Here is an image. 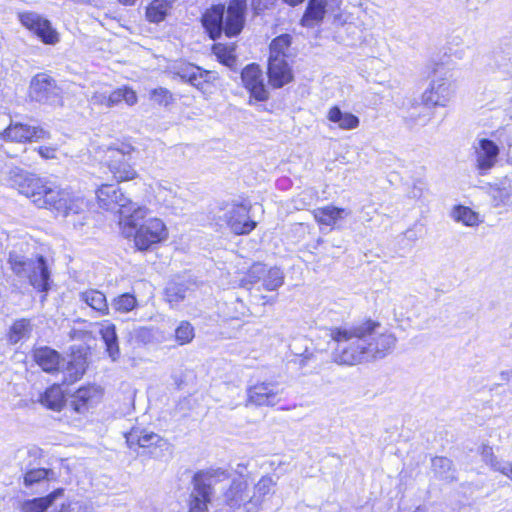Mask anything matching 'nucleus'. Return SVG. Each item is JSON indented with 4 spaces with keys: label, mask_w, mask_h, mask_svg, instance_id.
Returning <instances> with one entry per match:
<instances>
[{
    "label": "nucleus",
    "mask_w": 512,
    "mask_h": 512,
    "mask_svg": "<svg viewBox=\"0 0 512 512\" xmlns=\"http://www.w3.org/2000/svg\"><path fill=\"white\" fill-rule=\"evenodd\" d=\"M8 179L37 208L47 209L64 217L83 214L88 209V202L80 194L19 167L9 170Z\"/></svg>",
    "instance_id": "nucleus-1"
},
{
    "label": "nucleus",
    "mask_w": 512,
    "mask_h": 512,
    "mask_svg": "<svg viewBox=\"0 0 512 512\" xmlns=\"http://www.w3.org/2000/svg\"><path fill=\"white\" fill-rule=\"evenodd\" d=\"M132 213L125 214L118 220L122 236L132 239L139 251L152 250L168 239V228L158 217H149L150 210L146 206L132 207Z\"/></svg>",
    "instance_id": "nucleus-2"
},
{
    "label": "nucleus",
    "mask_w": 512,
    "mask_h": 512,
    "mask_svg": "<svg viewBox=\"0 0 512 512\" xmlns=\"http://www.w3.org/2000/svg\"><path fill=\"white\" fill-rule=\"evenodd\" d=\"M378 327L377 322L368 320L358 325L333 329L331 338L336 343L333 352L335 362L343 365H356L367 361V337Z\"/></svg>",
    "instance_id": "nucleus-3"
},
{
    "label": "nucleus",
    "mask_w": 512,
    "mask_h": 512,
    "mask_svg": "<svg viewBox=\"0 0 512 512\" xmlns=\"http://www.w3.org/2000/svg\"><path fill=\"white\" fill-rule=\"evenodd\" d=\"M454 92L451 72L442 66L436 68L429 86L422 94V104L413 107L407 118L414 124H427L431 118L429 109L446 107Z\"/></svg>",
    "instance_id": "nucleus-4"
},
{
    "label": "nucleus",
    "mask_w": 512,
    "mask_h": 512,
    "mask_svg": "<svg viewBox=\"0 0 512 512\" xmlns=\"http://www.w3.org/2000/svg\"><path fill=\"white\" fill-rule=\"evenodd\" d=\"M227 477L223 468H208L197 471L191 481L187 500V512H222L216 503V486Z\"/></svg>",
    "instance_id": "nucleus-5"
},
{
    "label": "nucleus",
    "mask_w": 512,
    "mask_h": 512,
    "mask_svg": "<svg viewBox=\"0 0 512 512\" xmlns=\"http://www.w3.org/2000/svg\"><path fill=\"white\" fill-rule=\"evenodd\" d=\"M245 10L246 0H231L226 12L223 5L212 6L203 14V26L213 40L223 31L228 37L236 36L243 29Z\"/></svg>",
    "instance_id": "nucleus-6"
},
{
    "label": "nucleus",
    "mask_w": 512,
    "mask_h": 512,
    "mask_svg": "<svg viewBox=\"0 0 512 512\" xmlns=\"http://www.w3.org/2000/svg\"><path fill=\"white\" fill-rule=\"evenodd\" d=\"M134 148L125 143H116L100 147L103 153L101 161L117 182L131 181L138 173L130 163Z\"/></svg>",
    "instance_id": "nucleus-7"
},
{
    "label": "nucleus",
    "mask_w": 512,
    "mask_h": 512,
    "mask_svg": "<svg viewBox=\"0 0 512 512\" xmlns=\"http://www.w3.org/2000/svg\"><path fill=\"white\" fill-rule=\"evenodd\" d=\"M8 264L18 277L27 278L35 289L48 291L50 272L43 256L27 259L24 255L12 251L9 253Z\"/></svg>",
    "instance_id": "nucleus-8"
},
{
    "label": "nucleus",
    "mask_w": 512,
    "mask_h": 512,
    "mask_svg": "<svg viewBox=\"0 0 512 512\" xmlns=\"http://www.w3.org/2000/svg\"><path fill=\"white\" fill-rule=\"evenodd\" d=\"M227 477L221 484L216 486L220 488L221 493L216 497V503L219 508H227L229 511H235L243 508L246 512V503L249 499V483L242 471H232L223 469Z\"/></svg>",
    "instance_id": "nucleus-9"
},
{
    "label": "nucleus",
    "mask_w": 512,
    "mask_h": 512,
    "mask_svg": "<svg viewBox=\"0 0 512 512\" xmlns=\"http://www.w3.org/2000/svg\"><path fill=\"white\" fill-rule=\"evenodd\" d=\"M96 198L99 207L107 211L118 209L119 219L125 214L132 213V207H138L139 204L129 199L116 185L102 184L96 190Z\"/></svg>",
    "instance_id": "nucleus-10"
},
{
    "label": "nucleus",
    "mask_w": 512,
    "mask_h": 512,
    "mask_svg": "<svg viewBox=\"0 0 512 512\" xmlns=\"http://www.w3.org/2000/svg\"><path fill=\"white\" fill-rule=\"evenodd\" d=\"M29 97L40 103L59 104L61 89L51 76L46 73H38L30 81Z\"/></svg>",
    "instance_id": "nucleus-11"
},
{
    "label": "nucleus",
    "mask_w": 512,
    "mask_h": 512,
    "mask_svg": "<svg viewBox=\"0 0 512 512\" xmlns=\"http://www.w3.org/2000/svg\"><path fill=\"white\" fill-rule=\"evenodd\" d=\"M474 166L478 174L484 176L495 167L500 149L498 145L490 139L478 138L473 146Z\"/></svg>",
    "instance_id": "nucleus-12"
},
{
    "label": "nucleus",
    "mask_w": 512,
    "mask_h": 512,
    "mask_svg": "<svg viewBox=\"0 0 512 512\" xmlns=\"http://www.w3.org/2000/svg\"><path fill=\"white\" fill-rule=\"evenodd\" d=\"M0 138L4 141L25 143L49 139L50 133L40 126L11 122L9 126L0 133Z\"/></svg>",
    "instance_id": "nucleus-13"
},
{
    "label": "nucleus",
    "mask_w": 512,
    "mask_h": 512,
    "mask_svg": "<svg viewBox=\"0 0 512 512\" xmlns=\"http://www.w3.org/2000/svg\"><path fill=\"white\" fill-rule=\"evenodd\" d=\"M282 393L276 382H258L247 389V401L256 406H274L280 402Z\"/></svg>",
    "instance_id": "nucleus-14"
},
{
    "label": "nucleus",
    "mask_w": 512,
    "mask_h": 512,
    "mask_svg": "<svg viewBox=\"0 0 512 512\" xmlns=\"http://www.w3.org/2000/svg\"><path fill=\"white\" fill-rule=\"evenodd\" d=\"M20 22L27 29L35 33L43 43L54 45L59 41L56 30L51 23L35 12H25L19 15Z\"/></svg>",
    "instance_id": "nucleus-15"
},
{
    "label": "nucleus",
    "mask_w": 512,
    "mask_h": 512,
    "mask_svg": "<svg viewBox=\"0 0 512 512\" xmlns=\"http://www.w3.org/2000/svg\"><path fill=\"white\" fill-rule=\"evenodd\" d=\"M221 218L237 235L248 234L256 227V222L249 217L248 208L242 204H233L227 207Z\"/></svg>",
    "instance_id": "nucleus-16"
},
{
    "label": "nucleus",
    "mask_w": 512,
    "mask_h": 512,
    "mask_svg": "<svg viewBox=\"0 0 512 512\" xmlns=\"http://www.w3.org/2000/svg\"><path fill=\"white\" fill-rule=\"evenodd\" d=\"M277 481L271 476H263L255 484L253 494L246 503V512H261L266 509V504L275 492Z\"/></svg>",
    "instance_id": "nucleus-17"
},
{
    "label": "nucleus",
    "mask_w": 512,
    "mask_h": 512,
    "mask_svg": "<svg viewBox=\"0 0 512 512\" xmlns=\"http://www.w3.org/2000/svg\"><path fill=\"white\" fill-rule=\"evenodd\" d=\"M241 79L245 88L255 99L264 101L268 98L263 74L258 65L250 64L245 67L241 73Z\"/></svg>",
    "instance_id": "nucleus-18"
},
{
    "label": "nucleus",
    "mask_w": 512,
    "mask_h": 512,
    "mask_svg": "<svg viewBox=\"0 0 512 512\" xmlns=\"http://www.w3.org/2000/svg\"><path fill=\"white\" fill-rule=\"evenodd\" d=\"M376 329L367 337L366 357L367 361L383 358L389 354L396 345V337L392 333L376 335Z\"/></svg>",
    "instance_id": "nucleus-19"
},
{
    "label": "nucleus",
    "mask_w": 512,
    "mask_h": 512,
    "mask_svg": "<svg viewBox=\"0 0 512 512\" xmlns=\"http://www.w3.org/2000/svg\"><path fill=\"white\" fill-rule=\"evenodd\" d=\"M249 277L251 282L262 280L267 291H274L284 283V274L279 268L274 267L267 270L262 264L254 265L250 270Z\"/></svg>",
    "instance_id": "nucleus-20"
},
{
    "label": "nucleus",
    "mask_w": 512,
    "mask_h": 512,
    "mask_svg": "<svg viewBox=\"0 0 512 512\" xmlns=\"http://www.w3.org/2000/svg\"><path fill=\"white\" fill-rule=\"evenodd\" d=\"M489 195L494 207L512 206V174H508L491 184Z\"/></svg>",
    "instance_id": "nucleus-21"
},
{
    "label": "nucleus",
    "mask_w": 512,
    "mask_h": 512,
    "mask_svg": "<svg viewBox=\"0 0 512 512\" xmlns=\"http://www.w3.org/2000/svg\"><path fill=\"white\" fill-rule=\"evenodd\" d=\"M268 75L270 83L276 88L284 86L293 78L291 68L286 59L276 57L269 58Z\"/></svg>",
    "instance_id": "nucleus-22"
},
{
    "label": "nucleus",
    "mask_w": 512,
    "mask_h": 512,
    "mask_svg": "<svg viewBox=\"0 0 512 512\" xmlns=\"http://www.w3.org/2000/svg\"><path fill=\"white\" fill-rule=\"evenodd\" d=\"M177 75L196 88H201L203 84L209 83L215 79L213 72L203 70L193 64L183 65L177 72Z\"/></svg>",
    "instance_id": "nucleus-23"
},
{
    "label": "nucleus",
    "mask_w": 512,
    "mask_h": 512,
    "mask_svg": "<svg viewBox=\"0 0 512 512\" xmlns=\"http://www.w3.org/2000/svg\"><path fill=\"white\" fill-rule=\"evenodd\" d=\"M101 398V391L95 386L82 387L78 389L71 401V406L78 413L86 412L89 407L96 404Z\"/></svg>",
    "instance_id": "nucleus-24"
},
{
    "label": "nucleus",
    "mask_w": 512,
    "mask_h": 512,
    "mask_svg": "<svg viewBox=\"0 0 512 512\" xmlns=\"http://www.w3.org/2000/svg\"><path fill=\"white\" fill-rule=\"evenodd\" d=\"M125 438L130 448H149L153 445L161 446L163 442V439L158 434L140 428H132L125 434Z\"/></svg>",
    "instance_id": "nucleus-25"
},
{
    "label": "nucleus",
    "mask_w": 512,
    "mask_h": 512,
    "mask_svg": "<svg viewBox=\"0 0 512 512\" xmlns=\"http://www.w3.org/2000/svg\"><path fill=\"white\" fill-rule=\"evenodd\" d=\"M351 214L350 210L335 206H325L313 210V216L317 223L325 226H333L338 220Z\"/></svg>",
    "instance_id": "nucleus-26"
},
{
    "label": "nucleus",
    "mask_w": 512,
    "mask_h": 512,
    "mask_svg": "<svg viewBox=\"0 0 512 512\" xmlns=\"http://www.w3.org/2000/svg\"><path fill=\"white\" fill-rule=\"evenodd\" d=\"M431 468L434 477L440 481L452 483L457 480L456 469L452 461L446 457H434L431 461Z\"/></svg>",
    "instance_id": "nucleus-27"
},
{
    "label": "nucleus",
    "mask_w": 512,
    "mask_h": 512,
    "mask_svg": "<svg viewBox=\"0 0 512 512\" xmlns=\"http://www.w3.org/2000/svg\"><path fill=\"white\" fill-rule=\"evenodd\" d=\"M179 187L176 185H172L168 182H161L158 184V188L156 191V197L159 201H161L166 207L172 209H179L183 203L182 198L179 195Z\"/></svg>",
    "instance_id": "nucleus-28"
},
{
    "label": "nucleus",
    "mask_w": 512,
    "mask_h": 512,
    "mask_svg": "<svg viewBox=\"0 0 512 512\" xmlns=\"http://www.w3.org/2000/svg\"><path fill=\"white\" fill-rule=\"evenodd\" d=\"M79 299L100 315L109 314V306L103 292L96 289H87L79 293Z\"/></svg>",
    "instance_id": "nucleus-29"
},
{
    "label": "nucleus",
    "mask_w": 512,
    "mask_h": 512,
    "mask_svg": "<svg viewBox=\"0 0 512 512\" xmlns=\"http://www.w3.org/2000/svg\"><path fill=\"white\" fill-rule=\"evenodd\" d=\"M327 0H309L307 9L301 19L304 27L312 28L318 25L326 13Z\"/></svg>",
    "instance_id": "nucleus-30"
},
{
    "label": "nucleus",
    "mask_w": 512,
    "mask_h": 512,
    "mask_svg": "<svg viewBox=\"0 0 512 512\" xmlns=\"http://www.w3.org/2000/svg\"><path fill=\"white\" fill-rule=\"evenodd\" d=\"M34 359L45 372L52 373L59 369L60 355L49 347L36 349L34 351Z\"/></svg>",
    "instance_id": "nucleus-31"
},
{
    "label": "nucleus",
    "mask_w": 512,
    "mask_h": 512,
    "mask_svg": "<svg viewBox=\"0 0 512 512\" xmlns=\"http://www.w3.org/2000/svg\"><path fill=\"white\" fill-rule=\"evenodd\" d=\"M100 334L105 343L106 351L109 357L116 361L120 356V349L118 345V338L116 334L115 325L105 321L100 325Z\"/></svg>",
    "instance_id": "nucleus-32"
},
{
    "label": "nucleus",
    "mask_w": 512,
    "mask_h": 512,
    "mask_svg": "<svg viewBox=\"0 0 512 512\" xmlns=\"http://www.w3.org/2000/svg\"><path fill=\"white\" fill-rule=\"evenodd\" d=\"M329 121L336 123L342 130H353L359 126V118L352 113L343 112L339 107L334 106L328 111Z\"/></svg>",
    "instance_id": "nucleus-33"
},
{
    "label": "nucleus",
    "mask_w": 512,
    "mask_h": 512,
    "mask_svg": "<svg viewBox=\"0 0 512 512\" xmlns=\"http://www.w3.org/2000/svg\"><path fill=\"white\" fill-rule=\"evenodd\" d=\"M172 3V0H153L146 7V19L151 23H160L164 21L172 9Z\"/></svg>",
    "instance_id": "nucleus-34"
},
{
    "label": "nucleus",
    "mask_w": 512,
    "mask_h": 512,
    "mask_svg": "<svg viewBox=\"0 0 512 512\" xmlns=\"http://www.w3.org/2000/svg\"><path fill=\"white\" fill-rule=\"evenodd\" d=\"M450 217L457 223L468 227L477 226L480 221L479 213L463 205H456L450 212Z\"/></svg>",
    "instance_id": "nucleus-35"
},
{
    "label": "nucleus",
    "mask_w": 512,
    "mask_h": 512,
    "mask_svg": "<svg viewBox=\"0 0 512 512\" xmlns=\"http://www.w3.org/2000/svg\"><path fill=\"white\" fill-rule=\"evenodd\" d=\"M33 330V325L29 319H18L10 327L8 332V341L11 344H17L22 340L30 337Z\"/></svg>",
    "instance_id": "nucleus-36"
},
{
    "label": "nucleus",
    "mask_w": 512,
    "mask_h": 512,
    "mask_svg": "<svg viewBox=\"0 0 512 512\" xmlns=\"http://www.w3.org/2000/svg\"><path fill=\"white\" fill-rule=\"evenodd\" d=\"M86 370V360L81 355L73 356L71 360L67 362L65 369L63 370L64 382L73 383L77 381Z\"/></svg>",
    "instance_id": "nucleus-37"
},
{
    "label": "nucleus",
    "mask_w": 512,
    "mask_h": 512,
    "mask_svg": "<svg viewBox=\"0 0 512 512\" xmlns=\"http://www.w3.org/2000/svg\"><path fill=\"white\" fill-rule=\"evenodd\" d=\"M64 401V393L59 385L51 386L40 397L41 404L54 411H60Z\"/></svg>",
    "instance_id": "nucleus-38"
},
{
    "label": "nucleus",
    "mask_w": 512,
    "mask_h": 512,
    "mask_svg": "<svg viewBox=\"0 0 512 512\" xmlns=\"http://www.w3.org/2000/svg\"><path fill=\"white\" fill-rule=\"evenodd\" d=\"M122 101L129 106L135 105L137 103L136 92L128 87L118 88L109 92L108 102H110V108L118 105Z\"/></svg>",
    "instance_id": "nucleus-39"
},
{
    "label": "nucleus",
    "mask_w": 512,
    "mask_h": 512,
    "mask_svg": "<svg viewBox=\"0 0 512 512\" xmlns=\"http://www.w3.org/2000/svg\"><path fill=\"white\" fill-rule=\"evenodd\" d=\"M58 493H60V491L53 492L46 497L35 498L25 502L22 506V512H45Z\"/></svg>",
    "instance_id": "nucleus-40"
},
{
    "label": "nucleus",
    "mask_w": 512,
    "mask_h": 512,
    "mask_svg": "<svg viewBox=\"0 0 512 512\" xmlns=\"http://www.w3.org/2000/svg\"><path fill=\"white\" fill-rule=\"evenodd\" d=\"M291 44V37L288 34H283L275 38L270 44L269 58H282L285 59L287 51Z\"/></svg>",
    "instance_id": "nucleus-41"
},
{
    "label": "nucleus",
    "mask_w": 512,
    "mask_h": 512,
    "mask_svg": "<svg viewBox=\"0 0 512 512\" xmlns=\"http://www.w3.org/2000/svg\"><path fill=\"white\" fill-rule=\"evenodd\" d=\"M112 308L120 313H128L137 306V300L134 295L124 293L112 300Z\"/></svg>",
    "instance_id": "nucleus-42"
},
{
    "label": "nucleus",
    "mask_w": 512,
    "mask_h": 512,
    "mask_svg": "<svg viewBox=\"0 0 512 512\" xmlns=\"http://www.w3.org/2000/svg\"><path fill=\"white\" fill-rule=\"evenodd\" d=\"M194 327L187 321H182L175 329V340L179 345L190 343L194 339Z\"/></svg>",
    "instance_id": "nucleus-43"
},
{
    "label": "nucleus",
    "mask_w": 512,
    "mask_h": 512,
    "mask_svg": "<svg viewBox=\"0 0 512 512\" xmlns=\"http://www.w3.org/2000/svg\"><path fill=\"white\" fill-rule=\"evenodd\" d=\"M187 288L183 284L171 283L167 286L166 299L171 305H175L186 297Z\"/></svg>",
    "instance_id": "nucleus-44"
},
{
    "label": "nucleus",
    "mask_w": 512,
    "mask_h": 512,
    "mask_svg": "<svg viewBox=\"0 0 512 512\" xmlns=\"http://www.w3.org/2000/svg\"><path fill=\"white\" fill-rule=\"evenodd\" d=\"M213 52L223 64L227 66H232L234 64L235 54L233 47H227L222 44H216L213 47Z\"/></svg>",
    "instance_id": "nucleus-45"
},
{
    "label": "nucleus",
    "mask_w": 512,
    "mask_h": 512,
    "mask_svg": "<svg viewBox=\"0 0 512 512\" xmlns=\"http://www.w3.org/2000/svg\"><path fill=\"white\" fill-rule=\"evenodd\" d=\"M150 99L161 106H168L173 101L172 93L166 88H155L150 91Z\"/></svg>",
    "instance_id": "nucleus-46"
},
{
    "label": "nucleus",
    "mask_w": 512,
    "mask_h": 512,
    "mask_svg": "<svg viewBox=\"0 0 512 512\" xmlns=\"http://www.w3.org/2000/svg\"><path fill=\"white\" fill-rule=\"evenodd\" d=\"M109 91L107 89H100L93 92L89 98V103L93 106L110 108V102H108Z\"/></svg>",
    "instance_id": "nucleus-47"
},
{
    "label": "nucleus",
    "mask_w": 512,
    "mask_h": 512,
    "mask_svg": "<svg viewBox=\"0 0 512 512\" xmlns=\"http://www.w3.org/2000/svg\"><path fill=\"white\" fill-rule=\"evenodd\" d=\"M48 477V470L44 468H37L28 471L24 476V483L26 486L33 485Z\"/></svg>",
    "instance_id": "nucleus-48"
},
{
    "label": "nucleus",
    "mask_w": 512,
    "mask_h": 512,
    "mask_svg": "<svg viewBox=\"0 0 512 512\" xmlns=\"http://www.w3.org/2000/svg\"><path fill=\"white\" fill-rule=\"evenodd\" d=\"M482 456L485 462L493 469L494 462L503 463L499 461L497 457L494 455L493 450L490 446H483L482 448Z\"/></svg>",
    "instance_id": "nucleus-49"
},
{
    "label": "nucleus",
    "mask_w": 512,
    "mask_h": 512,
    "mask_svg": "<svg viewBox=\"0 0 512 512\" xmlns=\"http://www.w3.org/2000/svg\"><path fill=\"white\" fill-rule=\"evenodd\" d=\"M37 151L43 159L56 158L57 148L55 146H40L37 148Z\"/></svg>",
    "instance_id": "nucleus-50"
},
{
    "label": "nucleus",
    "mask_w": 512,
    "mask_h": 512,
    "mask_svg": "<svg viewBox=\"0 0 512 512\" xmlns=\"http://www.w3.org/2000/svg\"><path fill=\"white\" fill-rule=\"evenodd\" d=\"M405 237L410 240V241H415L418 239V235L417 233L413 230V229H408L405 233H404Z\"/></svg>",
    "instance_id": "nucleus-51"
},
{
    "label": "nucleus",
    "mask_w": 512,
    "mask_h": 512,
    "mask_svg": "<svg viewBox=\"0 0 512 512\" xmlns=\"http://www.w3.org/2000/svg\"><path fill=\"white\" fill-rule=\"evenodd\" d=\"M411 196L413 198H420L422 196V189L420 187L414 186L411 191Z\"/></svg>",
    "instance_id": "nucleus-52"
},
{
    "label": "nucleus",
    "mask_w": 512,
    "mask_h": 512,
    "mask_svg": "<svg viewBox=\"0 0 512 512\" xmlns=\"http://www.w3.org/2000/svg\"><path fill=\"white\" fill-rule=\"evenodd\" d=\"M256 3V9H261V6L266 7L269 0H254Z\"/></svg>",
    "instance_id": "nucleus-53"
},
{
    "label": "nucleus",
    "mask_w": 512,
    "mask_h": 512,
    "mask_svg": "<svg viewBox=\"0 0 512 512\" xmlns=\"http://www.w3.org/2000/svg\"><path fill=\"white\" fill-rule=\"evenodd\" d=\"M283 1L290 6H296L300 3H302L304 0H283Z\"/></svg>",
    "instance_id": "nucleus-54"
},
{
    "label": "nucleus",
    "mask_w": 512,
    "mask_h": 512,
    "mask_svg": "<svg viewBox=\"0 0 512 512\" xmlns=\"http://www.w3.org/2000/svg\"><path fill=\"white\" fill-rule=\"evenodd\" d=\"M118 1L124 5H133L136 0H118Z\"/></svg>",
    "instance_id": "nucleus-55"
},
{
    "label": "nucleus",
    "mask_w": 512,
    "mask_h": 512,
    "mask_svg": "<svg viewBox=\"0 0 512 512\" xmlns=\"http://www.w3.org/2000/svg\"><path fill=\"white\" fill-rule=\"evenodd\" d=\"M60 512H69V511H67L66 507L63 505Z\"/></svg>",
    "instance_id": "nucleus-56"
}]
</instances>
